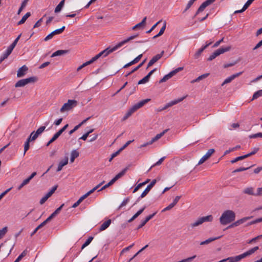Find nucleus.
<instances>
[{
  "label": "nucleus",
  "mask_w": 262,
  "mask_h": 262,
  "mask_svg": "<svg viewBox=\"0 0 262 262\" xmlns=\"http://www.w3.org/2000/svg\"><path fill=\"white\" fill-rule=\"evenodd\" d=\"M77 104V102L75 100H68L67 103H65L60 110V113H62L66 111L72 110Z\"/></svg>",
  "instance_id": "1"
},
{
  "label": "nucleus",
  "mask_w": 262,
  "mask_h": 262,
  "mask_svg": "<svg viewBox=\"0 0 262 262\" xmlns=\"http://www.w3.org/2000/svg\"><path fill=\"white\" fill-rule=\"evenodd\" d=\"M37 78L36 77H30L28 78L18 80L15 84L16 88L24 86L29 83H33L36 81Z\"/></svg>",
  "instance_id": "2"
},
{
  "label": "nucleus",
  "mask_w": 262,
  "mask_h": 262,
  "mask_svg": "<svg viewBox=\"0 0 262 262\" xmlns=\"http://www.w3.org/2000/svg\"><path fill=\"white\" fill-rule=\"evenodd\" d=\"M117 50V48L116 46H115L113 48H111L110 47L107 48L104 50L101 51L99 54H97L94 57H93V59L94 61L97 60L99 58H100L101 56H103L104 57L107 56L110 53L113 52L114 51Z\"/></svg>",
  "instance_id": "3"
},
{
  "label": "nucleus",
  "mask_w": 262,
  "mask_h": 262,
  "mask_svg": "<svg viewBox=\"0 0 262 262\" xmlns=\"http://www.w3.org/2000/svg\"><path fill=\"white\" fill-rule=\"evenodd\" d=\"M213 220V217L211 215L203 216L198 219L195 222L191 223L190 226L193 228L202 224L205 222H211Z\"/></svg>",
  "instance_id": "4"
},
{
  "label": "nucleus",
  "mask_w": 262,
  "mask_h": 262,
  "mask_svg": "<svg viewBox=\"0 0 262 262\" xmlns=\"http://www.w3.org/2000/svg\"><path fill=\"white\" fill-rule=\"evenodd\" d=\"M229 50V47H227L226 48H221L215 51L208 58V61H211L216 58L217 56H219L221 54L224 53L225 52H227Z\"/></svg>",
  "instance_id": "5"
},
{
  "label": "nucleus",
  "mask_w": 262,
  "mask_h": 262,
  "mask_svg": "<svg viewBox=\"0 0 262 262\" xmlns=\"http://www.w3.org/2000/svg\"><path fill=\"white\" fill-rule=\"evenodd\" d=\"M104 183V181H102V182H101L100 183H99L98 185H96L95 187H94L92 189H91V190H90L89 192H88L87 193H86L85 194L83 195L82 196H81L78 200V201L76 202V203L78 204V205H79L81 202L82 201L85 199V198H86L88 196H89L91 194H92V193H93L96 190H97L98 188H99L103 183Z\"/></svg>",
  "instance_id": "6"
},
{
  "label": "nucleus",
  "mask_w": 262,
  "mask_h": 262,
  "mask_svg": "<svg viewBox=\"0 0 262 262\" xmlns=\"http://www.w3.org/2000/svg\"><path fill=\"white\" fill-rule=\"evenodd\" d=\"M104 183V181H102V182H101L100 183H99L98 185H96L95 187H94L92 189H91V190H90L89 192H88L87 193H86L85 194L83 195L82 196H81L78 200V201L76 202V203L78 204V205H79L81 202L82 201L85 199V198H86L88 196H89L91 194H92V193H93L96 190H97L98 188H99L103 183Z\"/></svg>",
  "instance_id": "7"
},
{
  "label": "nucleus",
  "mask_w": 262,
  "mask_h": 262,
  "mask_svg": "<svg viewBox=\"0 0 262 262\" xmlns=\"http://www.w3.org/2000/svg\"><path fill=\"white\" fill-rule=\"evenodd\" d=\"M104 183V181H102V182H101L100 183H99L98 185H96L95 187H94L92 189H91V190H90L89 192H88L87 193H86L85 194L83 195L82 196H81L78 200V201L76 202V203L78 204V205H79L81 202L82 201L85 199V198H86L88 196H89L91 194H92V193H93L96 190H97L98 188H99L103 183Z\"/></svg>",
  "instance_id": "8"
},
{
  "label": "nucleus",
  "mask_w": 262,
  "mask_h": 262,
  "mask_svg": "<svg viewBox=\"0 0 262 262\" xmlns=\"http://www.w3.org/2000/svg\"><path fill=\"white\" fill-rule=\"evenodd\" d=\"M156 180H153L151 183L147 186V187L145 188L144 191L142 192V193L141 194L140 196H139L137 201H139L141 199L144 198L150 191L151 189L152 188V187L155 185L156 183Z\"/></svg>",
  "instance_id": "9"
},
{
  "label": "nucleus",
  "mask_w": 262,
  "mask_h": 262,
  "mask_svg": "<svg viewBox=\"0 0 262 262\" xmlns=\"http://www.w3.org/2000/svg\"><path fill=\"white\" fill-rule=\"evenodd\" d=\"M220 222L222 225H226L229 223V210H226L220 218Z\"/></svg>",
  "instance_id": "10"
},
{
  "label": "nucleus",
  "mask_w": 262,
  "mask_h": 262,
  "mask_svg": "<svg viewBox=\"0 0 262 262\" xmlns=\"http://www.w3.org/2000/svg\"><path fill=\"white\" fill-rule=\"evenodd\" d=\"M64 29H65V26H63L60 29H58L54 30V31H53L51 33H50L48 35H47L44 38V40L46 41H48V40L52 39L55 35L61 34L64 31Z\"/></svg>",
  "instance_id": "11"
},
{
  "label": "nucleus",
  "mask_w": 262,
  "mask_h": 262,
  "mask_svg": "<svg viewBox=\"0 0 262 262\" xmlns=\"http://www.w3.org/2000/svg\"><path fill=\"white\" fill-rule=\"evenodd\" d=\"M215 0H206V1H205L204 2H203L201 5V6L199 7V8H198L196 13H195V15H198V14H199L200 13L202 12V11H204V10L209 5H211V4H212L213 2H215Z\"/></svg>",
  "instance_id": "12"
},
{
  "label": "nucleus",
  "mask_w": 262,
  "mask_h": 262,
  "mask_svg": "<svg viewBox=\"0 0 262 262\" xmlns=\"http://www.w3.org/2000/svg\"><path fill=\"white\" fill-rule=\"evenodd\" d=\"M214 152V149L213 148L209 149L205 155H204L202 158L200 160L198 163V165L203 164L205 161L209 159L212 154Z\"/></svg>",
  "instance_id": "13"
},
{
  "label": "nucleus",
  "mask_w": 262,
  "mask_h": 262,
  "mask_svg": "<svg viewBox=\"0 0 262 262\" xmlns=\"http://www.w3.org/2000/svg\"><path fill=\"white\" fill-rule=\"evenodd\" d=\"M164 54V51H162L160 54H157L155 56H154L149 61L147 69L149 67L152 66L155 63H156L158 60H159L163 56Z\"/></svg>",
  "instance_id": "14"
},
{
  "label": "nucleus",
  "mask_w": 262,
  "mask_h": 262,
  "mask_svg": "<svg viewBox=\"0 0 262 262\" xmlns=\"http://www.w3.org/2000/svg\"><path fill=\"white\" fill-rule=\"evenodd\" d=\"M251 218H252V216H247V217H243L239 220H237L236 222L233 223L232 224H230V228L238 226L240 225L241 224H243L246 221L251 219Z\"/></svg>",
  "instance_id": "15"
},
{
  "label": "nucleus",
  "mask_w": 262,
  "mask_h": 262,
  "mask_svg": "<svg viewBox=\"0 0 262 262\" xmlns=\"http://www.w3.org/2000/svg\"><path fill=\"white\" fill-rule=\"evenodd\" d=\"M138 35H139L138 34H134L133 35H132L128 37V38H127L126 39L122 40V41L118 43L116 45L117 49H119V48H120L121 47H122L125 43H126L128 42V41H129L130 40H132L135 39V38L138 37Z\"/></svg>",
  "instance_id": "16"
},
{
  "label": "nucleus",
  "mask_w": 262,
  "mask_h": 262,
  "mask_svg": "<svg viewBox=\"0 0 262 262\" xmlns=\"http://www.w3.org/2000/svg\"><path fill=\"white\" fill-rule=\"evenodd\" d=\"M157 213L156 212L153 213L151 214H150L146 216L144 220H142L141 222V224L137 227V230L140 229L143 227L150 220H151Z\"/></svg>",
  "instance_id": "17"
},
{
  "label": "nucleus",
  "mask_w": 262,
  "mask_h": 262,
  "mask_svg": "<svg viewBox=\"0 0 262 262\" xmlns=\"http://www.w3.org/2000/svg\"><path fill=\"white\" fill-rule=\"evenodd\" d=\"M28 71V68L26 65H24L18 70L17 76L18 77H24Z\"/></svg>",
  "instance_id": "18"
},
{
  "label": "nucleus",
  "mask_w": 262,
  "mask_h": 262,
  "mask_svg": "<svg viewBox=\"0 0 262 262\" xmlns=\"http://www.w3.org/2000/svg\"><path fill=\"white\" fill-rule=\"evenodd\" d=\"M150 101V99H146L140 101L137 103L133 105V107L137 111L140 108L142 107L144 104Z\"/></svg>",
  "instance_id": "19"
},
{
  "label": "nucleus",
  "mask_w": 262,
  "mask_h": 262,
  "mask_svg": "<svg viewBox=\"0 0 262 262\" xmlns=\"http://www.w3.org/2000/svg\"><path fill=\"white\" fill-rule=\"evenodd\" d=\"M142 57V54H140L137 57H136L134 60H133L130 62H129L128 63L124 65L123 68H127L129 67V66H131L138 62L140 61V60L141 59Z\"/></svg>",
  "instance_id": "20"
},
{
  "label": "nucleus",
  "mask_w": 262,
  "mask_h": 262,
  "mask_svg": "<svg viewBox=\"0 0 262 262\" xmlns=\"http://www.w3.org/2000/svg\"><path fill=\"white\" fill-rule=\"evenodd\" d=\"M68 163V158L66 157L65 158L60 161L58 164L57 171H60L62 170V167L66 165Z\"/></svg>",
  "instance_id": "21"
},
{
  "label": "nucleus",
  "mask_w": 262,
  "mask_h": 262,
  "mask_svg": "<svg viewBox=\"0 0 262 262\" xmlns=\"http://www.w3.org/2000/svg\"><path fill=\"white\" fill-rule=\"evenodd\" d=\"M69 53V50H59L54 52L52 55L51 57H54L57 56H61L64 54H66Z\"/></svg>",
  "instance_id": "22"
},
{
  "label": "nucleus",
  "mask_w": 262,
  "mask_h": 262,
  "mask_svg": "<svg viewBox=\"0 0 262 262\" xmlns=\"http://www.w3.org/2000/svg\"><path fill=\"white\" fill-rule=\"evenodd\" d=\"M136 110L135 108L133 107V106L130 107L124 116L123 117L122 120L125 121L128 118H129L134 112H135Z\"/></svg>",
  "instance_id": "23"
},
{
  "label": "nucleus",
  "mask_w": 262,
  "mask_h": 262,
  "mask_svg": "<svg viewBox=\"0 0 262 262\" xmlns=\"http://www.w3.org/2000/svg\"><path fill=\"white\" fill-rule=\"evenodd\" d=\"M146 17L143 18L141 22L137 24L132 28V30H135L140 28H143L146 24Z\"/></svg>",
  "instance_id": "24"
},
{
  "label": "nucleus",
  "mask_w": 262,
  "mask_h": 262,
  "mask_svg": "<svg viewBox=\"0 0 262 262\" xmlns=\"http://www.w3.org/2000/svg\"><path fill=\"white\" fill-rule=\"evenodd\" d=\"M245 258L243 253L235 256H232L230 257V262H239L243 258Z\"/></svg>",
  "instance_id": "25"
},
{
  "label": "nucleus",
  "mask_w": 262,
  "mask_h": 262,
  "mask_svg": "<svg viewBox=\"0 0 262 262\" xmlns=\"http://www.w3.org/2000/svg\"><path fill=\"white\" fill-rule=\"evenodd\" d=\"M258 249H259V247L258 246L254 247L249 249L247 251L243 253V254H244L245 257H246L252 254L253 253H254Z\"/></svg>",
  "instance_id": "26"
},
{
  "label": "nucleus",
  "mask_w": 262,
  "mask_h": 262,
  "mask_svg": "<svg viewBox=\"0 0 262 262\" xmlns=\"http://www.w3.org/2000/svg\"><path fill=\"white\" fill-rule=\"evenodd\" d=\"M111 223V220L110 219L104 222L100 227L99 231H102L107 229Z\"/></svg>",
  "instance_id": "27"
},
{
  "label": "nucleus",
  "mask_w": 262,
  "mask_h": 262,
  "mask_svg": "<svg viewBox=\"0 0 262 262\" xmlns=\"http://www.w3.org/2000/svg\"><path fill=\"white\" fill-rule=\"evenodd\" d=\"M169 129H166L164 130L162 133L157 134L154 138H153L151 140L153 142H156V141L158 140L159 139H160L164 135L165 133H166Z\"/></svg>",
  "instance_id": "28"
},
{
  "label": "nucleus",
  "mask_w": 262,
  "mask_h": 262,
  "mask_svg": "<svg viewBox=\"0 0 262 262\" xmlns=\"http://www.w3.org/2000/svg\"><path fill=\"white\" fill-rule=\"evenodd\" d=\"M12 51L8 49L5 51V52L0 57V63L3 61L5 59L8 58V57L11 54Z\"/></svg>",
  "instance_id": "29"
},
{
  "label": "nucleus",
  "mask_w": 262,
  "mask_h": 262,
  "mask_svg": "<svg viewBox=\"0 0 262 262\" xmlns=\"http://www.w3.org/2000/svg\"><path fill=\"white\" fill-rule=\"evenodd\" d=\"M31 16V13L30 12H27L17 23V25H20L25 23V22L26 21L27 18Z\"/></svg>",
  "instance_id": "30"
},
{
  "label": "nucleus",
  "mask_w": 262,
  "mask_h": 262,
  "mask_svg": "<svg viewBox=\"0 0 262 262\" xmlns=\"http://www.w3.org/2000/svg\"><path fill=\"white\" fill-rule=\"evenodd\" d=\"M146 60H144V61H143L141 63H140L137 67H136V68H135L133 70H132L130 72H129V73H127L126 75H125V77H127L129 75H130V74H132V73H134L135 72H136V71H137L139 68H140L143 64L144 63H145Z\"/></svg>",
  "instance_id": "31"
},
{
  "label": "nucleus",
  "mask_w": 262,
  "mask_h": 262,
  "mask_svg": "<svg viewBox=\"0 0 262 262\" xmlns=\"http://www.w3.org/2000/svg\"><path fill=\"white\" fill-rule=\"evenodd\" d=\"M253 190L254 189L253 187H248L243 190V192L249 195H255V193Z\"/></svg>",
  "instance_id": "32"
},
{
  "label": "nucleus",
  "mask_w": 262,
  "mask_h": 262,
  "mask_svg": "<svg viewBox=\"0 0 262 262\" xmlns=\"http://www.w3.org/2000/svg\"><path fill=\"white\" fill-rule=\"evenodd\" d=\"M65 0H62L59 4L56 7L55 9V12L58 13L60 12L63 8Z\"/></svg>",
  "instance_id": "33"
},
{
  "label": "nucleus",
  "mask_w": 262,
  "mask_h": 262,
  "mask_svg": "<svg viewBox=\"0 0 262 262\" xmlns=\"http://www.w3.org/2000/svg\"><path fill=\"white\" fill-rule=\"evenodd\" d=\"M185 98H186V96H184V97L179 98L178 99L172 100L169 102V106H172L182 101Z\"/></svg>",
  "instance_id": "34"
},
{
  "label": "nucleus",
  "mask_w": 262,
  "mask_h": 262,
  "mask_svg": "<svg viewBox=\"0 0 262 262\" xmlns=\"http://www.w3.org/2000/svg\"><path fill=\"white\" fill-rule=\"evenodd\" d=\"M127 170V167L125 168L121 172L118 173L114 178L117 181L124 176Z\"/></svg>",
  "instance_id": "35"
},
{
  "label": "nucleus",
  "mask_w": 262,
  "mask_h": 262,
  "mask_svg": "<svg viewBox=\"0 0 262 262\" xmlns=\"http://www.w3.org/2000/svg\"><path fill=\"white\" fill-rule=\"evenodd\" d=\"M38 137V135L35 132H32L27 139H29V141L31 142L35 140Z\"/></svg>",
  "instance_id": "36"
},
{
  "label": "nucleus",
  "mask_w": 262,
  "mask_h": 262,
  "mask_svg": "<svg viewBox=\"0 0 262 262\" xmlns=\"http://www.w3.org/2000/svg\"><path fill=\"white\" fill-rule=\"evenodd\" d=\"M262 96V90H258L255 92L253 95L252 100L257 99L258 98Z\"/></svg>",
  "instance_id": "37"
},
{
  "label": "nucleus",
  "mask_w": 262,
  "mask_h": 262,
  "mask_svg": "<svg viewBox=\"0 0 262 262\" xmlns=\"http://www.w3.org/2000/svg\"><path fill=\"white\" fill-rule=\"evenodd\" d=\"M219 238H220V237H215V238H209L203 242H201L200 245H207V244L210 243V242H211L215 239H217Z\"/></svg>",
  "instance_id": "38"
},
{
  "label": "nucleus",
  "mask_w": 262,
  "mask_h": 262,
  "mask_svg": "<svg viewBox=\"0 0 262 262\" xmlns=\"http://www.w3.org/2000/svg\"><path fill=\"white\" fill-rule=\"evenodd\" d=\"M30 142L31 141H29V139H27L25 143L24 156L25 155L26 152L29 150V149L30 148Z\"/></svg>",
  "instance_id": "39"
},
{
  "label": "nucleus",
  "mask_w": 262,
  "mask_h": 262,
  "mask_svg": "<svg viewBox=\"0 0 262 262\" xmlns=\"http://www.w3.org/2000/svg\"><path fill=\"white\" fill-rule=\"evenodd\" d=\"M93 239V237L92 236L89 237L85 242V243L82 245L81 250H83L85 247L88 246L91 243Z\"/></svg>",
  "instance_id": "40"
},
{
  "label": "nucleus",
  "mask_w": 262,
  "mask_h": 262,
  "mask_svg": "<svg viewBox=\"0 0 262 262\" xmlns=\"http://www.w3.org/2000/svg\"><path fill=\"white\" fill-rule=\"evenodd\" d=\"M172 77V76L171 75V74H170V73H169L168 74L165 75L160 81H159V83H163V82H164L165 81H166L167 80H168L169 79H170V78Z\"/></svg>",
  "instance_id": "41"
},
{
  "label": "nucleus",
  "mask_w": 262,
  "mask_h": 262,
  "mask_svg": "<svg viewBox=\"0 0 262 262\" xmlns=\"http://www.w3.org/2000/svg\"><path fill=\"white\" fill-rule=\"evenodd\" d=\"M246 158H247L246 155L242 156H239V157H236L235 159L231 160L230 162L232 163H235L239 160H243Z\"/></svg>",
  "instance_id": "42"
},
{
  "label": "nucleus",
  "mask_w": 262,
  "mask_h": 262,
  "mask_svg": "<svg viewBox=\"0 0 262 262\" xmlns=\"http://www.w3.org/2000/svg\"><path fill=\"white\" fill-rule=\"evenodd\" d=\"M8 231L7 227H5L0 230V239L2 238Z\"/></svg>",
  "instance_id": "43"
},
{
  "label": "nucleus",
  "mask_w": 262,
  "mask_h": 262,
  "mask_svg": "<svg viewBox=\"0 0 262 262\" xmlns=\"http://www.w3.org/2000/svg\"><path fill=\"white\" fill-rule=\"evenodd\" d=\"M27 254V251L24 250L19 256L15 260L14 262H19L24 256H25Z\"/></svg>",
  "instance_id": "44"
},
{
  "label": "nucleus",
  "mask_w": 262,
  "mask_h": 262,
  "mask_svg": "<svg viewBox=\"0 0 262 262\" xmlns=\"http://www.w3.org/2000/svg\"><path fill=\"white\" fill-rule=\"evenodd\" d=\"M204 50L205 49L203 48V47L201 48H200V49H199L197 51V52L195 53V54L194 55V58L195 59L198 58Z\"/></svg>",
  "instance_id": "45"
},
{
  "label": "nucleus",
  "mask_w": 262,
  "mask_h": 262,
  "mask_svg": "<svg viewBox=\"0 0 262 262\" xmlns=\"http://www.w3.org/2000/svg\"><path fill=\"white\" fill-rule=\"evenodd\" d=\"M57 187H58L57 185H55V186H53L52 188V189H51V190L46 194V195L49 198H50L53 194V193L55 191V190L57 189Z\"/></svg>",
  "instance_id": "46"
},
{
  "label": "nucleus",
  "mask_w": 262,
  "mask_h": 262,
  "mask_svg": "<svg viewBox=\"0 0 262 262\" xmlns=\"http://www.w3.org/2000/svg\"><path fill=\"white\" fill-rule=\"evenodd\" d=\"M252 166H253V165L249 166V167H240V168H238L233 170L232 171V172L233 173H235V172H237L245 171V170H246L249 169L250 168H251Z\"/></svg>",
  "instance_id": "47"
},
{
  "label": "nucleus",
  "mask_w": 262,
  "mask_h": 262,
  "mask_svg": "<svg viewBox=\"0 0 262 262\" xmlns=\"http://www.w3.org/2000/svg\"><path fill=\"white\" fill-rule=\"evenodd\" d=\"M149 80V78L147 76H145L143 78L139 80L138 82V84H144L147 82Z\"/></svg>",
  "instance_id": "48"
},
{
  "label": "nucleus",
  "mask_w": 262,
  "mask_h": 262,
  "mask_svg": "<svg viewBox=\"0 0 262 262\" xmlns=\"http://www.w3.org/2000/svg\"><path fill=\"white\" fill-rule=\"evenodd\" d=\"M165 158V157H163L161 158V159H160L158 161H157L155 164H154L152 166H151L150 167V168H149L148 171L150 170L153 167H154L156 165H159L161 164L163 162V161L164 160Z\"/></svg>",
  "instance_id": "49"
},
{
  "label": "nucleus",
  "mask_w": 262,
  "mask_h": 262,
  "mask_svg": "<svg viewBox=\"0 0 262 262\" xmlns=\"http://www.w3.org/2000/svg\"><path fill=\"white\" fill-rule=\"evenodd\" d=\"M129 199L128 198H127L125 199H124L119 206L118 209H120L121 207L125 206L129 202Z\"/></svg>",
  "instance_id": "50"
},
{
  "label": "nucleus",
  "mask_w": 262,
  "mask_h": 262,
  "mask_svg": "<svg viewBox=\"0 0 262 262\" xmlns=\"http://www.w3.org/2000/svg\"><path fill=\"white\" fill-rule=\"evenodd\" d=\"M254 0H248L243 6V10H246Z\"/></svg>",
  "instance_id": "51"
},
{
  "label": "nucleus",
  "mask_w": 262,
  "mask_h": 262,
  "mask_svg": "<svg viewBox=\"0 0 262 262\" xmlns=\"http://www.w3.org/2000/svg\"><path fill=\"white\" fill-rule=\"evenodd\" d=\"M46 126H40L39 128H38L35 132L37 135H40L45 129Z\"/></svg>",
  "instance_id": "52"
},
{
  "label": "nucleus",
  "mask_w": 262,
  "mask_h": 262,
  "mask_svg": "<svg viewBox=\"0 0 262 262\" xmlns=\"http://www.w3.org/2000/svg\"><path fill=\"white\" fill-rule=\"evenodd\" d=\"M146 208V206H144L143 208H142L139 211H138L134 215L137 218L143 212V211L145 210Z\"/></svg>",
  "instance_id": "53"
},
{
  "label": "nucleus",
  "mask_w": 262,
  "mask_h": 262,
  "mask_svg": "<svg viewBox=\"0 0 262 262\" xmlns=\"http://www.w3.org/2000/svg\"><path fill=\"white\" fill-rule=\"evenodd\" d=\"M258 150H259V148H258V147L254 148L253 150L252 151H251V152H250L249 154H246L247 157L248 158L252 155L255 154L258 151Z\"/></svg>",
  "instance_id": "54"
},
{
  "label": "nucleus",
  "mask_w": 262,
  "mask_h": 262,
  "mask_svg": "<svg viewBox=\"0 0 262 262\" xmlns=\"http://www.w3.org/2000/svg\"><path fill=\"white\" fill-rule=\"evenodd\" d=\"M79 153L76 150H72L71 154V156L75 159L77 158L79 156Z\"/></svg>",
  "instance_id": "55"
},
{
  "label": "nucleus",
  "mask_w": 262,
  "mask_h": 262,
  "mask_svg": "<svg viewBox=\"0 0 262 262\" xmlns=\"http://www.w3.org/2000/svg\"><path fill=\"white\" fill-rule=\"evenodd\" d=\"M209 73H206V74H204L200 76H199L198 78H196V80L199 81H200V80L203 79H205L206 78V77H207L209 75Z\"/></svg>",
  "instance_id": "56"
},
{
  "label": "nucleus",
  "mask_w": 262,
  "mask_h": 262,
  "mask_svg": "<svg viewBox=\"0 0 262 262\" xmlns=\"http://www.w3.org/2000/svg\"><path fill=\"white\" fill-rule=\"evenodd\" d=\"M162 21V20H159V21H158L157 23H156L155 25H154L150 29V30H149L148 31H147L146 32L147 33H150L151 31H152L157 26V25L160 24L161 22Z\"/></svg>",
  "instance_id": "57"
},
{
  "label": "nucleus",
  "mask_w": 262,
  "mask_h": 262,
  "mask_svg": "<svg viewBox=\"0 0 262 262\" xmlns=\"http://www.w3.org/2000/svg\"><path fill=\"white\" fill-rule=\"evenodd\" d=\"M17 43V42L16 40H14V41L12 42V43L7 48L9 50H10L12 52L13 49L16 46V44Z\"/></svg>",
  "instance_id": "58"
},
{
  "label": "nucleus",
  "mask_w": 262,
  "mask_h": 262,
  "mask_svg": "<svg viewBox=\"0 0 262 262\" xmlns=\"http://www.w3.org/2000/svg\"><path fill=\"white\" fill-rule=\"evenodd\" d=\"M58 137L55 134L53 137L50 140V141L47 144V146H49L52 142L55 141Z\"/></svg>",
  "instance_id": "59"
},
{
  "label": "nucleus",
  "mask_w": 262,
  "mask_h": 262,
  "mask_svg": "<svg viewBox=\"0 0 262 262\" xmlns=\"http://www.w3.org/2000/svg\"><path fill=\"white\" fill-rule=\"evenodd\" d=\"M174 206V205L171 203L168 206H167L166 207L164 208L162 210V212H165L166 211L169 210L171 209H172Z\"/></svg>",
  "instance_id": "60"
},
{
  "label": "nucleus",
  "mask_w": 262,
  "mask_h": 262,
  "mask_svg": "<svg viewBox=\"0 0 262 262\" xmlns=\"http://www.w3.org/2000/svg\"><path fill=\"white\" fill-rule=\"evenodd\" d=\"M154 142H152V141L151 140L150 141H148V142H147L142 145H141L140 146H139V148H143V147H146L148 145H151Z\"/></svg>",
  "instance_id": "61"
},
{
  "label": "nucleus",
  "mask_w": 262,
  "mask_h": 262,
  "mask_svg": "<svg viewBox=\"0 0 262 262\" xmlns=\"http://www.w3.org/2000/svg\"><path fill=\"white\" fill-rule=\"evenodd\" d=\"M193 3L190 0L186 5L185 9L184 10L183 13L186 12L193 5Z\"/></svg>",
  "instance_id": "62"
},
{
  "label": "nucleus",
  "mask_w": 262,
  "mask_h": 262,
  "mask_svg": "<svg viewBox=\"0 0 262 262\" xmlns=\"http://www.w3.org/2000/svg\"><path fill=\"white\" fill-rule=\"evenodd\" d=\"M49 198L46 194L45 196H44L43 197H42L41 200H40L39 201V203L42 205L43 204H44L46 201L49 199Z\"/></svg>",
  "instance_id": "63"
},
{
  "label": "nucleus",
  "mask_w": 262,
  "mask_h": 262,
  "mask_svg": "<svg viewBox=\"0 0 262 262\" xmlns=\"http://www.w3.org/2000/svg\"><path fill=\"white\" fill-rule=\"evenodd\" d=\"M195 257H196V255H193V256L188 257L186 259H182L181 260H182V262H189V261H191L192 259H193L194 258H195Z\"/></svg>",
  "instance_id": "64"
}]
</instances>
